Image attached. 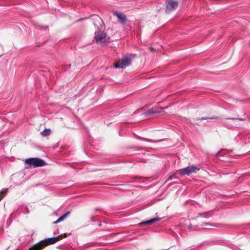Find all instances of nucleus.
<instances>
[{
  "mask_svg": "<svg viewBox=\"0 0 250 250\" xmlns=\"http://www.w3.org/2000/svg\"><path fill=\"white\" fill-rule=\"evenodd\" d=\"M70 214V212H69V211H68V212H67L66 213H65L64 214H63V215H62V216L65 218L66 217H67V216L68 215V214Z\"/></svg>",
  "mask_w": 250,
  "mask_h": 250,
  "instance_id": "obj_17",
  "label": "nucleus"
},
{
  "mask_svg": "<svg viewBox=\"0 0 250 250\" xmlns=\"http://www.w3.org/2000/svg\"><path fill=\"white\" fill-rule=\"evenodd\" d=\"M160 220V218L158 217L154 218L152 219H150L149 220L144 221L140 223L138 225L139 226L146 225H150L153 223L156 222Z\"/></svg>",
  "mask_w": 250,
  "mask_h": 250,
  "instance_id": "obj_7",
  "label": "nucleus"
},
{
  "mask_svg": "<svg viewBox=\"0 0 250 250\" xmlns=\"http://www.w3.org/2000/svg\"><path fill=\"white\" fill-rule=\"evenodd\" d=\"M131 59L128 57H124L122 59L119 61L114 65L116 68H124L126 66H129L130 64Z\"/></svg>",
  "mask_w": 250,
  "mask_h": 250,
  "instance_id": "obj_5",
  "label": "nucleus"
},
{
  "mask_svg": "<svg viewBox=\"0 0 250 250\" xmlns=\"http://www.w3.org/2000/svg\"><path fill=\"white\" fill-rule=\"evenodd\" d=\"M70 214V212H69V211H68V212H67L66 213H65L64 214H63V215H62V216L65 218L66 217H67V216L68 215V214Z\"/></svg>",
  "mask_w": 250,
  "mask_h": 250,
  "instance_id": "obj_18",
  "label": "nucleus"
},
{
  "mask_svg": "<svg viewBox=\"0 0 250 250\" xmlns=\"http://www.w3.org/2000/svg\"><path fill=\"white\" fill-rule=\"evenodd\" d=\"M50 133L51 130L50 129H45L41 132V134L43 136L45 137L49 135Z\"/></svg>",
  "mask_w": 250,
  "mask_h": 250,
  "instance_id": "obj_12",
  "label": "nucleus"
},
{
  "mask_svg": "<svg viewBox=\"0 0 250 250\" xmlns=\"http://www.w3.org/2000/svg\"><path fill=\"white\" fill-rule=\"evenodd\" d=\"M7 191H8L7 188L3 189L1 191L0 194H5L7 192Z\"/></svg>",
  "mask_w": 250,
  "mask_h": 250,
  "instance_id": "obj_14",
  "label": "nucleus"
},
{
  "mask_svg": "<svg viewBox=\"0 0 250 250\" xmlns=\"http://www.w3.org/2000/svg\"><path fill=\"white\" fill-rule=\"evenodd\" d=\"M70 214V212H69V211H68V212H67L66 213H65L64 214H63V215H62V216L65 218L66 217H67V216L68 215V214Z\"/></svg>",
  "mask_w": 250,
  "mask_h": 250,
  "instance_id": "obj_16",
  "label": "nucleus"
},
{
  "mask_svg": "<svg viewBox=\"0 0 250 250\" xmlns=\"http://www.w3.org/2000/svg\"><path fill=\"white\" fill-rule=\"evenodd\" d=\"M114 14L118 17L119 20L121 22H122V23H124L126 22V18L125 15L117 12H115Z\"/></svg>",
  "mask_w": 250,
  "mask_h": 250,
  "instance_id": "obj_8",
  "label": "nucleus"
},
{
  "mask_svg": "<svg viewBox=\"0 0 250 250\" xmlns=\"http://www.w3.org/2000/svg\"><path fill=\"white\" fill-rule=\"evenodd\" d=\"M59 240L58 237H53L51 238H45L41 240L32 247L30 248L29 250H42L45 247L49 245H52L56 243Z\"/></svg>",
  "mask_w": 250,
  "mask_h": 250,
  "instance_id": "obj_1",
  "label": "nucleus"
},
{
  "mask_svg": "<svg viewBox=\"0 0 250 250\" xmlns=\"http://www.w3.org/2000/svg\"><path fill=\"white\" fill-rule=\"evenodd\" d=\"M198 216L201 217L208 218L211 217L212 215L211 214L210 212H204L202 213H199Z\"/></svg>",
  "mask_w": 250,
  "mask_h": 250,
  "instance_id": "obj_11",
  "label": "nucleus"
},
{
  "mask_svg": "<svg viewBox=\"0 0 250 250\" xmlns=\"http://www.w3.org/2000/svg\"><path fill=\"white\" fill-rule=\"evenodd\" d=\"M3 198V196H0V201L1 200V199H2Z\"/></svg>",
  "mask_w": 250,
  "mask_h": 250,
  "instance_id": "obj_21",
  "label": "nucleus"
},
{
  "mask_svg": "<svg viewBox=\"0 0 250 250\" xmlns=\"http://www.w3.org/2000/svg\"><path fill=\"white\" fill-rule=\"evenodd\" d=\"M215 117H210V118H202L201 119V120H207V119H215Z\"/></svg>",
  "mask_w": 250,
  "mask_h": 250,
  "instance_id": "obj_15",
  "label": "nucleus"
},
{
  "mask_svg": "<svg viewBox=\"0 0 250 250\" xmlns=\"http://www.w3.org/2000/svg\"><path fill=\"white\" fill-rule=\"evenodd\" d=\"M94 39L97 43L102 45H105L109 42V38L104 32L96 31Z\"/></svg>",
  "mask_w": 250,
  "mask_h": 250,
  "instance_id": "obj_2",
  "label": "nucleus"
},
{
  "mask_svg": "<svg viewBox=\"0 0 250 250\" xmlns=\"http://www.w3.org/2000/svg\"><path fill=\"white\" fill-rule=\"evenodd\" d=\"M25 163L29 165L30 167H36L44 166L45 162L39 158H30L25 160Z\"/></svg>",
  "mask_w": 250,
  "mask_h": 250,
  "instance_id": "obj_3",
  "label": "nucleus"
},
{
  "mask_svg": "<svg viewBox=\"0 0 250 250\" xmlns=\"http://www.w3.org/2000/svg\"><path fill=\"white\" fill-rule=\"evenodd\" d=\"M161 111L160 110H154L153 109H150L146 111L144 113L145 115H149L152 114H157L160 113Z\"/></svg>",
  "mask_w": 250,
  "mask_h": 250,
  "instance_id": "obj_10",
  "label": "nucleus"
},
{
  "mask_svg": "<svg viewBox=\"0 0 250 250\" xmlns=\"http://www.w3.org/2000/svg\"><path fill=\"white\" fill-rule=\"evenodd\" d=\"M166 9L167 12H170L173 10H175L178 6V2L175 0H168L167 1L166 3Z\"/></svg>",
  "mask_w": 250,
  "mask_h": 250,
  "instance_id": "obj_6",
  "label": "nucleus"
},
{
  "mask_svg": "<svg viewBox=\"0 0 250 250\" xmlns=\"http://www.w3.org/2000/svg\"><path fill=\"white\" fill-rule=\"evenodd\" d=\"M64 219V218L62 216H61L56 222H54L55 224L58 223Z\"/></svg>",
  "mask_w": 250,
  "mask_h": 250,
  "instance_id": "obj_13",
  "label": "nucleus"
},
{
  "mask_svg": "<svg viewBox=\"0 0 250 250\" xmlns=\"http://www.w3.org/2000/svg\"><path fill=\"white\" fill-rule=\"evenodd\" d=\"M205 225V226H211V225L209 224H208V223L205 224V225ZM212 226H213V227H217V226L216 224L213 225H212Z\"/></svg>",
  "mask_w": 250,
  "mask_h": 250,
  "instance_id": "obj_19",
  "label": "nucleus"
},
{
  "mask_svg": "<svg viewBox=\"0 0 250 250\" xmlns=\"http://www.w3.org/2000/svg\"><path fill=\"white\" fill-rule=\"evenodd\" d=\"M93 17V19L96 21L93 23L95 26H98L96 22H98L100 24H101V22H102L101 18L98 15H94ZM100 26H102V25L100 24ZM101 28H102V27H101Z\"/></svg>",
  "mask_w": 250,
  "mask_h": 250,
  "instance_id": "obj_9",
  "label": "nucleus"
},
{
  "mask_svg": "<svg viewBox=\"0 0 250 250\" xmlns=\"http://www.w3.org/2000/svg\"><path fill=\"white\" fill-rule=\"evenodd\" d=\"M186 225H187V227H188V229H192L191 225H188L187 224H186Z\"/></svg>",
  "mask_w": 250,
  "mask_h": 250,
  "instance_id": "obj_20",
  "label": "nucleus"
},
{
  "mask_svg": "<svg viewBox=\"0 0 250 250\" xmlns=\"http://www.w3.org/2000/svg\"><path fill=\"white\" fill-rule=\"evenodd\" d=\"M199 168L197 167L191 165L183 169H180L177 170V173L182 176L189 175L192 173H196Z\"/></svg>",
  "mask_w": 250,
  "mask_h": 250,
  "instance_id": "obj_4",
  "label": "nucleus"
}]
</instances>
